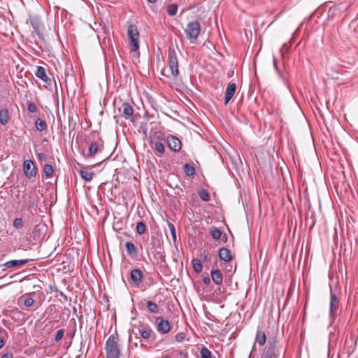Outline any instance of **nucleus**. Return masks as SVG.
Masks as SVG:
<instances>
[{
    "label": "nucleus",
    "mask_w": 358,
    "mask_h": 358,
    "mask_svg": "<svg viewBox=\"0 0 358 358\" xmlns=\"http://www.w3.org/2000/svg\"><path fill=\"white\" fill-rule=\"evenodd\" d=\"M236 90V83H229L227 87V90L225 91L224 94V105H227L229 101L231 99V98L234 96L235 92Z\"/></svg>",
    "instance_id": "nucleus-14"
},
{
    "label": "nucleus",
    "mask_w": 358,
    "mask_h": 358,
    "mask_svg": "<svg viewBox=\"0 0 358 358\" xmlns=\"http://www.w3.org/2000/svg\"><path fill=\"white\" fill-rule=\"evenodd\" d=\"M315 222H316V218H315V215L314 213H312V214L310 217L308 215L306 216V220H305V223L306 225L310 226V230H311L313 228V227L315 224Z\"/></svg>",
    "instance_id": "nucleus-27"
},
{
    "label": "nucleus",
    "mask_w": 358,
    "mask_h": 358,
    "mask_svg": "<svg viewBox=\"0 0 358 358\" xmlns=\"http://www.w3.org/2000/svg\"><path fill=\"white\" fill-rule=\"evenodd\" d=\"M43 171L47 178H50L53 173L52 166L50 164H45L43 167Z\"/></svg>",
    "instance_id": "nucleus-34"
},
{
    "label": "nucleus",
    "mask_w": 358,
    "mask_h": 358,
    "mask_svg": "<svg viewBox=\"0 0 358 358\" xmlns=\"http://www.w3.org/2000/svg\"><path fill=\"white\" fill-rule=\"evenodd\" d=\"M133 331V333H134V334H137V332H135L134 329H133V331Z\"/></svg>",
    "instance_id": "nucleus-62"
},
{
    "label": "nucleus",
    "mask_w": 358,
    "mask_h": 358,
    "mask_svg": "<svg viewBox=\"0 0 358 358\" xmlns=\"http://www.w3.org/2000/svg\"><path fill=\"white\" fill-rule=\"evenodd\" d=\"M125 248L127 252V255L132 259H136L138 256V248L137 247L131 242H127L125 243Z\"/></svg>",
    "instance_id": "nucleus-16"
},
{
    "label": "nucleus",
    "mask_w": 358,
    "mask_h": 358,
    "mask_svg": "<svg viewBox=\"0 0 358 358\" xmlns=\"http://www.w3.org/2000/svg\"><path fill=\"white\" fill-rule=\"evenodd\" d=\"M166 10L170 16H174L177 13L178 6L176 3L169 4L166 7Z\"/></svg>",
    "instance_id": "nucleus-29"
},
{
    "label": "nucleus",
    "mask_w": 358,
    "mask_h": 358,
    "mask_svg": "<svg viewBox=\"0 0 358 358\" xmlns=\"http://www.w3.org/2000/svg\"><path fill=\"white\" fill-rule=\"evenodd\" d=\"M146 307L151 313H155L158 312L157 305L152 301H146Z\"/></svg>",
    "instance_id": "nucleus-33"
},
{
    "label": "nucleus",
    "mask_w": 358,
    "mask_h": 358,
    "mask_svg": "<svg viewBox=\"0 0 358 358\" xmlns=\"http://www.w3.org/2000/svg\"><path fill=\"white\" fill-rule=\"evenodd\" d=\"M29 262V259L10 260L3 264L7 268L20 267Z\"/></svg>",
    "instance_id": "nucleus-20"
},
{
    "label": "nucleus",
    "mask_w": 358,
    "mask_h": 358,
    "mask_svg": "<svg viewBox=\"0 0 358 358\" xmlns=\"http://www.w3.org/2000/svg\"><path fill=\"white\" fill-rule=\"evenodd\" d=\"M338 306L339 300L336 293L331 289L329 313H335L338 310Z\"/></svg>",
    "instance_id": "nucleus-12"
},
{
    "label": "nucleus",
    "mask_w": 358,
    "mask_h": 358,
    "mask_svg": "<svg viewBox=\"0 0 358 358\" xmlns=\"http://www.w3.org/2000/svg\"><path fill=\"white\" fill-rule=\"evenodd\" d=\"M168 226L169 227V229H170L171 234V236L173 238V242L175 243L176 241V232L175 227H174L173 223L169 222H168Z\"/></svg>",
    "instance_id": "nucleus-38"
},
{
    "label": "nucleus",
    "mask_w": 358,
    "mask_h": 358,
    "mask_svg": "<svg viewBox=\"0 0 358 358\" xmlns=\"http://www.w3.org/2000/svg\"><path fill=\"white\" fill-rule=\"evenodd\" d=\"M23 170L27 178L31 179L36 176V169L31 160H25L24 162Z\"/></svg>",
    "instance_id": "nucleus-8"
},
{
    "label": "nucleus",
    "mask_w": 358,
    "mask_h": 358,
    "mask_svg": "<svg viewBox=\"0 0 358 358\" xmlns=\"http://www.w3.org/2000/svg\"><path fill=\"white\" fill-rule=\"evenodd\" d=\"M1 358H13V355L10 352H2Z\"/></svg>",
    "instance_id": "nucleus-47"
},
{
    "label": "nucleus",
    "mask_w": 358,
    "mask_h": 358,
    "mask_svg": "<svg viewBox=\"0 0 358 358\" xmlns=\"http://www.w3.org/2000/svg\"><path fill=\"white\" fill-rule=\"evenodd\" d=\"M203 282L205 285H208L210 284V279L209 278V276H205L203 278Z\"/></svg>",
    "instance_id": "nucleus-49"
},
{
    "label": "nucleus",
    "mask_w": 358,
    "mask_h": 358,
    "mask_svg": "<svg viewBox=\"0 0 358 358\" xmlns=\"http://www.w3.org/2000/svg\"><path fill=\"white\" fill-rule=\"evenodd\" d=\"M266 341V336L265 331H263L260 327H258L256 336H255V343H258L259 345L262 346L265 344Z\"/></svg>",
    "instance_id": "nucleus-19"
},
{
    "label": "nucleus",
    "mask_w": 358,
    "mask_h": 358,
    "mask_svg": "<svg viewBox=\"0 0 358 358\" xmlns=\"http://www.w3.org/2000/svg\"><path fill=\"white\" fill-rule=\"evenodd\" d=\"M55 287H51L50 289L52 291L55 292Z\"/></svg>",
    "instance_id": "nucleus-59"
},
{
    "label": "nucleus",
    "mask_w": 358,
    "mask_h": 358,
    "mask_svg": "<svg viewBox=\"0 0 358 358\" xmlns=\"http://www.w3.org/2000/svg\"><path fill=\"white\" fill-rule=\"evenodd\" d=\"M12 319L18 323L23 322L25 320L24 315H13Z\"/></svg>",
    "instance_id": "nucleus-40"
},
{
    "label": "nucleus",
    "mask_w": 358,
    "mask_h": 358,
    "mask_svg": "<svg viewBox=\"0 0 358 358\" xmlns=\"http://www.w3.org/2000/svg\"><path fill=\"white\" fill-rule=\"evenodd\" d=\"M122 234L127 237H131V235L127 231L122 232Z\"/></svg>",
    "instance_id": "nucleus-54"
},
{
    "label": "nucleus",
    "mask_w": 358,
    "mask_h": 358,
    "mask_svg": "<svg viewBox=\"0 0 358 358\" xmlns=\"http://www.w3.org/2000/svg\"><path fill=\"white\" fill-rule=\"evenodd\" d=\"M82 317H83V315H80V317H78L80 321H81Z\"/></svg>",
    "instance_id": "nucleus-60"
},
{
    "label": "nucleus",
    "mask_w": 358,
    "mask_h": 358,
    "mask_svg": "<svg viewBox=\"0 0 358 358\" xmlns=\"http://www.w3.org/2000/svg\"><path fill=\"white\" fill-rule=\"evenodd\" d=\"M144 275L140 268H133L130 271V280L131 285L134 287H138L143 282Z\"/></svg>",
    "instance_id": "nucleus-6"
},
{
    "label": "nucleus",
    "mask_w": 358,
    "mask_h": 358,
    "mask_svg": "<svg viewBox=\"0 0 358 358\" xmlns=\"http://www.w3.org/2000/svg\"><path fill=\"white\" fill-rule=\"evenodd\" d=\"M209 233L212 238L216 241L220 240L222 237V231L220 229L217 228L216 227H211L210 228Z\"/></svg>",
    "instance_id": "nucleus-24"
},
{
    "label": "nucleus",
    "mask_w": 358,
    "mask_h": 358,
    "mask_svg": "<svg viewBox=\"0 0 358 358\" xmlns=\"http://www.w3.org/2000/svg\"><path fill=\"white\" fill-rule=\"evenodd\" d=\"M149 3H155L157 0H147Z\"/></svg>",
    "instance_id": "nucleus-57"
},
{
    "label": "nucleus",
    "mask_w": 358,
    "mask_h": 358,
    "mask_svg": "<svg viewBox=\"0 0 358 358\" xmlns=\"http://www.w3.org/2000/svg\"><path fill=\"white\" fill-rule=\"evenodd\" d=\"M18 303H22L27 308L35 306V303H36L34 300L32 298L29 297L27 296H21L18 300Z\"/></svg>",
    "instance_id": "nucleus-21"
},
{
    "label": "nucleus",
    "mask_w": 358,
    "mask_h": 358,
    "mask_svg": "<svg viewBox=\"0 0 358 358\" xmlns=\"http://www.w3.org/2000/svg\"><path fill=\"white\" fill-rule=\"evenodd\" d=\"M218 257L221 261L225 263L231 262L234 258L230 250L225 247H222L219 249Z\"/></svg>",
    "instance_id": "nucleus-10"
},
{
    "label": "nucleus",
    "mask_w": 358,
    "mask_h": 358,
    "mask_svg": "<svg viewBox=\"0 0 358 358\" xmlns=\"http://www.w3.org/2000/svg\"><path fill=\"white\" fill-rule=\"evenodd\" d=\"M5 344V341L3 338H0V349L3 348Z\"/></svg>",
    "instance_id": "nucleus-53"
},
{
    "label": "nucleus",
    "mask_w": 358,
    "mask_h": 358,
    "mask_svg": "<svg viewBox=\"0 0 358 358\" xmlns=\"http://www.w3.org/2000/svg\"><path fill=\"white\" fill-rule=\"evenodd\" d=\"M209 252L208 250H203L201 253V257H203V260L204 262H206V261H210V258H209Z\"/></svg>",
    "instance_id": "nucleus-45"
},
{
    "label": "nucleus",
    "mask_w": 358,
    "mask_h": 358,
    "mask_svg": "<svg viewBox=\"0 0 358 358\" xmlns=\"http://www.w3.org/2000/svg\"><path fill=\"white\" fill-rule=\"evenodd\" d=\"M157 321H159L157 324V331L162 334L168 333L170 330V324L167 320L157 317Z\"/></svg>",
    "instance_id": "nucleus-15"
},
{
    "label": "nucleus",
    "mask_w": 358,
    "mask_h": 358,
    "mask_svg": "<svg viewBox=\"0 0 358 358\" xmlns=\"http://www.w3.org/2000/svg\"><path fill=\"white\" fill-rule=\"evenodd\" d=\"M148 123L145 122H141L139 128V132H141L144 137L148 136Z\"/></svg>",
    "instance_id": "nucleus-35"
},
{
    "label": "nucleus",
    "mask_w": 358,
    "mask_h": 358,
    "mask_svg": "<svg viewBox=\"0 0 358 358\" xmlns=\"http://www.w3.org/2000/svg\"><path fill=\"white\" fill-rule=\"evenodd\" d=\"M137 331L138 333L141 334V336L145 339H148L150 337L151 330H150V329L149 330H146V329L141 330L139 329H137Z\"/></svg>",
    "instance_id": "nucleus-39"
},
{
    "label": "nucleus",
    "mask_w": 358,
    "mask_h": 358,
    "mask_svg": "<svg viewBox=\"0 0 358 358\" xmlns=\"http://www.w3.org/2000/svg\"><path fill=\"white\" fill-rule=\"evenodd\" d=\"M55 292H58L59 294V295L63 297V299H64V301H68V297L66 294H64L62 291L59 290L57 287H55Z\"/></svg>",
    "instance_id": "nucleus-48"
},
{
    "label": "nucleus",
    "mask_w": 358,
    "mask_h": 358,
    "mask_svg": "<svg viewBox=\"0 0 358 358\" xmlns=\"http://www.w3.org/2000/svg\"><path fill=\"white\" fill-rule=\"evenodd\" d=\"M72 308H73V313H77V308H76V307L73 306V307H72Z\"/></svg>",
    "instance_id": "nucleus-56"
},
{
    "label": "nucleus",
    "mask_w": 358,
    "mask_h": 358,
    "mask_svg": "<svg viewBox=\"0 0 358 358\" xmlns=\"http://www.w3.org/2000/svg\"><path fill=\"white\" fill-rule=\"evenodd\" d=\"M136 232L138 234H143L146 231V225L144 222L140 221L136 224Z\"/></svg>",
    "instance_id": "nucleus-32"
},
{
    "label": "nucleus",
    "mask_w": 358,
    "mask_h": 358,
    "mask_svg": "<svg viewBox=\"0 0 358 358\" xmlns=\"http://www.w3.org/2000/svg\"><path fill=\"white\" fill-rule=\"evenodd\" d=\"M220 240H221V241L224 243H227V240H228V237H227V234H224L223 235L222 234V237Z\"/></svg>",
    "instance_id": "nucleus-50"
},
{
    "label": "nucleus",
    "mask_w": 358,
    "mask_h": 358,
    "mask_svg": "<svg viewBox=\"0 0 358 358\" xmlns=\"http://www.w3.org/2000/svg\"><path fill=\"white\" fill-rule=\"evenodd\" d=\"M10 117L7 108H0V122L2 125H6L8 123Z\"/></svg>",
    "instance_id": "nucleus-22"
},
{
    "label": "nucleus",
    "mask_w": 358,
    "mask_h": 358,
    "mask_svg": "<svg viewBox=\"0 0 358 358\" xmlns=\"http://www.w3.org/2000/svg\"><path fill=\"white\" fill-rule=\"evenodd\" d=\"M71 119H72V117L69 116V122L71 121Z\"/></svg>",
    "instance_id": "nucleus-61"
},
{
    "label": "nucleus",
    "mask_w": 358,
    "mask_h": 358,
    "mask_svg": "<svg viewBox=\"0 0 358 358\" xmlns=\"http://www.w3.org/2000/svg\"><path fill=\"white\" fill-rule=\"evenodd\" d=\"M155 150L159 152L157 155L159 157H161L164 153V145L162 142L157 141L155 143Z\"/></svg>",
    "instance_id": "nucleus-31"
},
{
    "label": "nucleus",
    "mask_w": 358,
    "mask_h": 358,
    "mask_svg": "<svg viewBox=\"0 0 358 358\" xmlns=\"http://www.w3.org/2000/svg\"><path fill=\"white\" fill-rule=\"evenodd\" d=\"M13 227L15 228V229H22V227H23V221L22 220V218L20 217H17L15 218L14 220H13Z\"/></svg>",
    "instance_id": "nucleus-37"
},
{
    "label": "nucleus",
    "mask_w": 358,
    "mask_h": 358,
    "mask_svg": "<svg viewBox=\"0 0 358 358\" xmlns=\"http://www.w3.org/2000/svg\"><path fill=\"white\" fill-rule=\"evenodd\" d=\"M3 314L7 313H6V310H3Z\"/></svg>",
    "instance_id": "nucleus-63"
},
{
    "label": "nucleus",
    "mask_w": 358,
    "mask_h": 358,
    "mask_svg": "<svg viewBox=\"0 0 358 358\" xmlns=\"http://www.w3.org/2000/svg\"><path fill=\"white\" fill-rule=\"evenodd\" d=\"M122 109V114L121 116H124L125 118L128 119L133 116L134 109L132 106L127 102H124L122 104L121 108L119 109L120 111Z\"/></svg>",
    "instance_id": "nucleus-17"
},
{
    "label": "nucleus",
    "mask_w": 358,
    "mask_h": 358,
    "mask_svg": "<svg viewBox=\"0 0 358 358\" xmlns=\"http://www.w3.org/2000/svg\"><path fill=\"white\" fill-rule=\"evenodd\" d=\"M206 315V317L208 320H212V321H215V319H216V318H215V315H213V314L209 315H210L209 317H208V315Z\"/></svg>",
    "instance_id": "nucleus-52"
},
{
    "label": "nucleus",
    "mask_w": 358,
    "mask_h": 358,
    "mask_svg": "<svg viewBox=\"0 0 358 358\" xmlns=\"http://www.w3.org/2000/svg\"><path fill=\"white\" fill-rule=\"evenodd\" d=\"M183 171L187 176H192L195 174V168L189 164H185L183 166Z\"/></svg>",
    "instance_id": "nucleus-28"
},
{
    "label": "nucleus",
    "mask_w": 358,
    "mask_h": 358,
    "mask_svg": "<svg viewBox=\"0 0 358 358\" xmlns=\"http://www.w3.org/2000/svg\"><path fill=\"white\" fill-rule=\"evenodd\" d=\"M80 173V177L85 181H91L94 176L93 172H89L87 171L80 169L78 170Z\"/></svg>",
    "instance_id": "nucleus-23"
},
{
    "label": "nucleus",
    "mask_w": 358,
    "mask_h": 358,
    "mask_svg": "<svg viewBox=\"0 0 358 358\" xmlns=\"http://www.w3.org/2000/svg\"><path fill=\"white\" fill-rule=\"evenodd\" d=\"M169 66L171 73L173 77H177L179 74L178 70V61L176 55V50L173 48H169Z\"/></svg>",
    "instance_id": "nucleus-4"
},
{
    "label": "nucleus",
    "mask_w": 358,
    "mask_h": 358,
    "mask_svg": "<svg viewBox=\"0 0 358 358\" xmlns=\"http://www.w3.org/2000/svg\"><path fill=\"white\" fill-rule=\"evenodd\" d=\"M64 332V329H59L57 331V334H56L55 337V340L56 341H59V340H61L62 338V337H63Z\"/></svg>",
    "instance_id": "nucleus-42"
},
{
    "label": "nucleus",
    "mask_w": 358,
    "mask_h": 358,
    "mask_svg": "<svg viewBox=\"0 0 358 358\" xmlns=\"http://www.w3.org/2000/svg\"><path fill=\"white\" fill-rule=\"evenodd\" d=\"M278 355L279 352L277 350L275 341L269 342L268 348L263 358H278Z\"/></svg>",
    "instance_id": "nucleus-11"
},
{
    "label": "nucleus",
    "mask_w": 358,
    "mask_h": 358,
    "mask_svg": "<svg viewBox=\"0 0 358 358\" xmlns=\"http://www.w3.org/2000/svg\"><path fill=\"white\" fill-rule=\"evenodd\" d=\"M35 75L37 78L42 80L44 83L48 84V85H51V80L46 74V71L45 68L41 66H38L36 68V71L35 72Z\"/></svg>",
    "instance_id": "nucleus-13"
},
{
    "label": "nucleus",
    "mask_w": 358,
    "mask_h": 358,
    "mask_svg": "<svg viewBox=\"0 0 358 358\" xmlns=\"http://www.w3.org/2000/svg\"><path fill=\"white\" fill-rule=\"evenodd\" d=\"M199 196L200 199L203 201H208L210 199V196L207 190L204 189H201L199 192Z\"/></svg>",
    "instance_id": "nucleus-30"
},
{
    "label": "nucleus",
    "mask_w": 358,
    "mask_h": 358,
    "mask_svg": "<svg viewBox=\"0 0 358 358\" xmlns=\"http://www.w3.org/2000/svg\"><path fill=\"white\" fill-rule=\"evenodd\" d=\"M166 142L169 148L172 151L178 152L181 150L182 143L178 137L169 135L166 138Z\"/></svg>",
    "instance_id": "nucleus-7"
},
{
    "label": "nucleus",
    "mask_w": 358,
    "mask_h": 358,
    "mask_svg": "<svg viewBox=\"0 0 358 358\" xmlns=\"http://www.w3.org/2000/svg\"><path fill=\"white\" fill-rule=\"evenodd\" d=\"M201 358H212L210 351L205 347L201 350Z\"/></svg>",
    "instance_id": "nucleus-36"
},
{
    "label": "nucleus",
    "mask_w": 358,
    "mask_h": 358,
    "mask_svg": "<svg viewBox=\"0 0 358 358\" xmlns=\"http://www.w3.org/2000/svg\"><path fill=\"white\" fill-rule=\"evenodd\" d=\"M158 259L160 260L162 263L166 264V256L164 255H160Z\"/></svg>",
    "instance_id": "nucleus-51"
},
{
    "label": "nucleus",
    "mask_w": 358,
    "mask_h": 358,
    "mask_svg": "<svg viewBox=\"0 0 358 358\" xmlns=\"http://www.w3.org/2000/svg\"><path fill=\"white\" fill-rule=\"evenodd\" d=\"M35 127L38 131H42L47 129L48 125L45 120L38 118L35 122Z\"/></svg>",
    "instance_id": "nucleus-25"
},
{
    "label": "nucleus",
    "mask_w": 358,
    "mask_h": 358,
    "mask_svg": "<svg viewBox=\"0 0 358 358\" xmlns=\"http://www.w3.org/2000/svg\"><path fill=\"white\" fill-rule=\"evenodd\" d=\"M127 35L129 39V44L131 45V51L136 52L139 49L138 38L139 32L137 27L134 24H131L127 29Z\"/></svg>",
    "instance_id": "nucleus-3"
},
{
    "label": "nucleus",
    "mask_w": 358,
    "mask_h": 358,
    "mask_svg": "<svg viewBox=\"0 0 358 358\" xmlns=\"http://www.w3.org/2000/svg\"><path fill=\"white\" fill-rule=\"evenodd\" d=\"M210 275L215 285H220L222 283L223 275L220 269H212Z\"/></svg>",
    "instance_id": "nucleus-18"
},
{
    "label": "nucleus",
    "mask_w": 358,
    "mask_h": 358,
    "mask_svg": "<svg viewBox=\"0 0 358 358\" xmlns=\"http://www.w3.org/2000/svg\"><path fill=\"white\" fill-rule=\"evenodd\" d=\"M103 148V141L101 138H99V141H93L90 143L87 155L85 153L84 150H83L82 153L85 158L94 157L98 152L101 151Z\"/></svg>",
    "instance_id": "nucleus-5"
},
{
    "label": "nucleus",
    "mask_w": 358,
    "mask_h": 358,
    "mask_svg": "<svg viewBox=\"0 0 358 358\" xmlns=\"http://www.w3.org/2000/svg\"><path fill=\"white\" fill-rule=\"evenodd\" d=\"M27 110L29 112L34 113L37 111V107L34 103L29 102L27 106Z\"/></svg>",
    "instance_id": "nucleus-41"
},
{
    "label": "nucleus",
    "mask_w": 358,
    "mask_h": 358,
    "mask_svg": "<svg viewBox=\"0 0 358 358\" xmlns=\"http://www.w3.org/2000/svg\"><path fill=\"white\" fill-rule=\"evenodd\" d=\"M38 160L41 162L47 160V155L43 152L37 153Z\"/></svg>",
    "instance_id": "nucleus-44"
},
{
    "label": "nucleus",
    "mask_w": 358,
    "mask_h": 358,
    "mask_svg": "<svg viewBox=\"0 0 358 358\" xmlns=\"http://www.w3.org/2000/svg\"><path fill=\"white\" fill-rule=\"evenodd\" d=\"M105 350L106 358H121L122 354L117 338L113 334L110 335L106 341Z\"/></svg>",
    "instance_id": "nucleus-1"
},
{
    "label": "nucleus",
    "mask_w": 358,
    "mask_h": 358,
    "mask_svg": "<svg viewBox=\"0 0 358 358\" xmlns=\"http://www.w3.org/2000/svg\"><path fill=\"white\" fill-rule=\"evenodd\" d=\"M52 310H53L52 307L50 306V307L47 309V310H46V312H45V313H47V312H50V313H51Z\"/></svg>",
    "instance_id": "nucleus-55"
},
{
    "label": "nucleus",
    "mask_w": 358,
    "mask_h": 358,
    "mask_svg": "<svg viewBox=\"0 0 358 358\" xmlns=\"http://www.w3.org/2000/svg\"><path fill=\"white\" fill-rule=\"evenodd\" d=\"M164 358H171L169 356H166Z\"/></svg>",
    "instance_id": "nucleus-64"
},
{
    "label": "nucleus",
    "mask_w": 358,
    "mask_h": 358,
    "mask_svg": "<svg viewBox=\"0 0 358 358\" xmlns=\"http://www.w3.org/2000/svg\"><path fill=\"white\" fill-rule=\"evenodd\" d=\"M273 65L275 66V69H276L279 76H280L283 80L285 79L283 76H282V73L281 72V71L280 70V69L278 67V65H277V60L275 58H273Z\"/></svg>",
    "instance_id": "nucleus-46"
},
{
    "label": "nucleus",
    "mask_w": 358,
    "mask_h": 358,
    "mask_svg": "<svg viewBox=\"0 0 358 358\" xmlns=\"http://www.w3.org/2000/svg\"><path fill=\"white\" fill-rule=\"evenodd\" d=\"M192 264L194 271L196 273H199L202 271V264L199 259H198L196 258H193L192 260Z\"/></svg>",
    "instance_id": "nucleus-26"
},
{
    "label": "nucleus",
    "mask_w": 358,
    "mask_h": 358,
    "mask_svg": "<svg viewBox=\"0 0 358 358\" xmlns=\"http://www.w3.org/2000/svg\"><path fill=\"white\" fill-rule=\"evenodd\" d=\"M200 31L201 25L200 23L196 20L189 22L187 25V28L185 30L187 38L192 43L196 42Z\"/></svg>",
    "instance_id": "nucleus-2"
},
{
    "label": "nucleus",
    "mask_w": 358,
    "mask_h": 358,
    "mask_svg": "<svg viewBox=\"0 0 358 358\" xmlns=\"http://www.w3.org/2000/svg\"><path fill=\"white\" fill-rule=\"evenodd\" d=\"M29 20L30 21V24H31V27H33L35 33L37 34L38 38L41 41H44L43 34L41 32V23L40 18L38 16H34V17L29 16Z\"/></svg>",
    "instance_id": "nucleus-9"
},
{
    "label": "nucleus",
    "mask_w": 358,
    "mask_h": 358,
    "mask_svg": "<svg viewBox=\"0 0 358 358\" xmlns=\"http://www.w3.org/2000/svg\"><path fill=\"white\" fill-rule=\"evenodd\" d=\"M185 337V336L184 333H182V332L178 333L176 335V341L178 342H182L184 341Z\"/></svg>",
    "instance_id": "nucleus-43"
},
{
    "label": "nucleus",
    "mask_w": 358,
    "mask_h": 358,
    "mask_svg": "<svg viewBox=\"0 0 358 358\" xmlns=\"http://www.w3.org/2000/svg\"><path fill=\"white\" fill-rule=\"evenodd\" d=\"M105 160H106V159H104V161H105ZM103 162V160L102 161V162ZM101 163V162H99V163H98V164H100ZM96 165H97V164H93V165H92L90 167L95 166Z\"/></svg>",
    "instance_id": "nucleus-58"
}]
</instances>
